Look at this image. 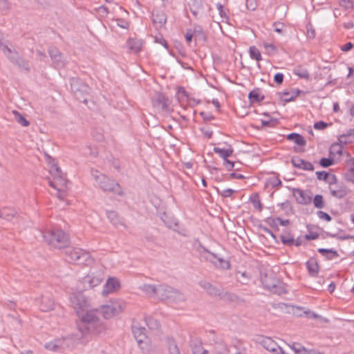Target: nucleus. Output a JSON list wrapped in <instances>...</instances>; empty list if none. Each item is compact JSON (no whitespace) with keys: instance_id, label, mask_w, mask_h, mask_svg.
<instances>
[{"instance_id":"b1692460","label":"nucleus","mask_w":354,"mask_h":354,"mask_svg":"<svg viewBox=\"0 0 354 354\" xmlns=\"http://www.w3.org/2000/svg\"><path fill=\"white\" fill-rule=\"evenodd\" d=\"M280 283H281L279 280H273L270 277H266L264 279L265 286L270 290L274 289Z\"/></svg>"},{"instance_id":"a18cd8bd","label":"nucleus","mask_w":354,"mask_h":354,"mask_svg":"<svg viewBox=\"0 0 354 354\" xmlns=\"http://www.w3.org/2000/svg\"><path fill=\"white\" fill-rule=\"evenodd\" d=\"M279 25V24L278 23H274V31L276 32H278V33H281L282 32V30H281V28H279L277 27V26Z\"/></svg>"},{"instance_id":"72a5a7b5","label":"nucleus","mask_w":354,"mask_h":354,"mask_svg":"<svg viewBox=\"0 0 354 354\" xmlns=\"http://www.w3.org/2000/svg\"><path fill=\"white\" fill-rule=\"evenodd\" d=\"M294 73L296 75H297L300 78H304V79L309 78V73L306 70H303L301 71H295Z\"/></svg>"},{"instance_id":"7ed1b4c3","label":"nucleus","mask_w":354,"mask_h":354,"mask_svg":"<svg viewBox=\"0 0 354 354\" xmlns=\"http://www.w3.org/2000/svg\"><path fill=\"white\" fill-rule=\"evenodd\" d=\"M44 238L48 245L54 248H64L69 244L67 234L61 230H52L46 233Z\"/></svg>"},{"instance_id":"a211bd4d","label":"nucleus","mask_w":354,"mask_h":354,"mask_svg":"<svg viewBox=\"0 0 354 354\" xmlns=\"http://www.w3.org/2000/svg\"><path fill=\"white\" fill-rule=\"evenodd\" d=\"M17 214L14 209L5 207L1 210V216L6 220H10Z\"/></svg>"},{"instance_id":"393cba45","label":"nucleus","mask_w":354,"mask_h":354,"mask_svg":"<svg viewBox=\"0 0 354 354\" xmlns=\"http://www.w3.org/2000/svg\"><path fill=\"white\" fill-rule=\"evenodd\" d=\"M250 55L252 59H256L257 61L261 60V55L259 50L255 46H250L249 49Z\"/></svg>"},{"instance_id":"9b49d317","label":"nucleus","mask_w":354,"mask_h":354,"mask_svg":"<svg viewBox=\"0 0 354 354\" xmlns=\"http://www.w3.org/2000/svg\"><path fill=\"white\" fill-rule=\"evenodd\" d=\"M292 163L295 167L302 169L304 170L313 171L314 169L313 165L310 162L297 157L292 158Z\"/></svg>"},{"instance_id":"f3484780","label":"nucleus","mask_w":354,"mask_h":354,"mask_svg":"<svg viewBox=\"0 0 354 354\" xmlns=\"http://www.w3.org/2000/svg\"><path fill=\"white\" fill-rule=\"evenodd\" d=\"M249 99L251 102H259L263 99V96L261 95L259 89H254L250 92Z\"/></svg>"},{"instance_id":"6e6d98bb","label":"nucleus","mask_w":354,"mask_h":354,"mask_svg":"<svg viewBox=\"0 0 354 354\" xmlns=\"http://www.w3.org/2000/svg\"><path fill=\"white\" fill-rule=\"evenodd\" d=\"M310 35H313V36L314 37V35H315V32H314V31H313L312 32H310Z\"/></svg>"},{"instance_id":"6e6552de","label":"nucleus","mask_w":354,"mask_h":354,"mask_svg":"<svg viewBox=\"0 0 354 354\" xmlns=\"http://www.w3.org/2000/svg\"><path fill=\"white\" fill-rule=\"evenodd\" d=\"M120 288V283L115 277H109L104 286L103 294L106 295L118 291Z\"/></svg>"},{"instance_id":"a19ab883","label":"nucleus","mask_w":354,"mask_h":354,"mask_svg":"<svg viewBox=\"0 0 354 354\" xmlns=\"http://www.w3.org/2000/svg\"><path fill=\"white\" fill-rule=\"evenodd\" d=\"M194 354H208L207 351L204 350L203 348L199 347L195 349L194 351Z\"/></svg>"},{"instance_id":"3c124183","label":"nucleus","mask_w":354,"mask_h":354,"mask_svg":"<svg viewBox=\"0 0 354 354\" xmlns=\"http://www.w3.org/2000/svg\"><path fill=\"white\" fill-rule=\"evenodd\" d=\"M236 354H245V353L243 351H239Z\"/></svg>"},{"instance_id":"412c9836","label":"nucleus","mask_w":354,"mask_h":354,"mask_svg":"<svg viewBox=\"0 0 354 354\" xmlns=\"http://www.w3.org/2000/svg\"><path fill=\"white\" fill-rule=\"evenodd\" d=\"M250 200L255 209H257L259 212L262 210V204L258 194H252L250 197Z\"/></svg>"},{"instance_id":"a878e982","label":"nucleus","mask_w":354,"mask_h":354,"mask_svg":"<svg viewBox=\"0 0 354 354\" xmlns=\"http://www.w3.org/2000/svg\"><path fill=\"white\" fill-rule=\"evenodd\" d=\"M13 113L16 115V120L18 123L21 124L24 127H28L29 125V122L26 119H25L21 114H19L17 111H13Z\"/></svg>"},{"instance_id":"864d4df0","label":"nucleus","mask_w":354,"mask_h":354,"mask_svg":"<svg viewBox=\"0 0 354 354\" xmlns=\"http://www.w3.org/2000/svg\"><path fill=\"white\" fill-rule=\"evenodd\" d=\"M349 73H350V74L353 73V69L351 68H349Z\"/></svg>"},{"instance_id":"2f4dec72","label":"nucleus","mask_w":354,"mask_h":354,"mask_svg":"<svg viewBox=\"0 0 354 354\" xmlns=\"http://www.w3.org/2000/svg\"><path fill=\"white\" fill-rule=\"evenodd\" d=\"M339 5L344 9H350L353 7V3L351 0H339Z\"/></svg>"},{"instance_id":"5fc2aeb1","label":"nucleus","mask_w":354,"mask_h":354,"mask_svg":"<svg viewBox=\"0 0 354 354\" xmlns=\"http://www.w3.org/2000/svg\"><path fill=\"white\" fill-rule=\"evenodd\" d=\"M310 35H313V36L314 37V35H315V32H314V31H313L312 32H310Z\"/></svg>"},{"instance_id":"4d7b16f0","label":"nucleus","mask_w":354,"mask_h":354,"mask_svg":"<svg viewBox=\"0 0 354 354\" xmlns=\"http://www.w3.org/2000/svg\"><path fill=\"white\" fill-rule=\"evenodd\" d=\"M352 292L354 293V286L352 288Z\"/></svg>"},{"instance_id":"0eeeda50","label":"nucleus","mask_w":354,"mask_h":354,"mask_svg":"<svg viewBox=\"0 0 354 354\" xmlns=\"http://www.w3.org/2000/svg\"><path fill=\"white\" fill-rule=\"evenodd\" d=\"M66 254L67 260L71 263H76L87 257V254L79 248H70L67 250Z\"/></svg>"},{"instance_id":"49530a36","label":"nucleus","mask_w":354,"mask_h":354,"mask_svg":"<svg viewBox=\"0 0 354 354\" xmlns=\"http://www.w3.org/2000/svg\"><path fill=\"white\" fill-rule=\"evenodd\" d=\"M7 6L6 0H0V9H4Z\"/></svg>"},{"instance_id":"ea45409f","label":"nucleus","mask_w":354,"mask_h":354,"mask_svg":"<svg viewBox=\"0 0 354 354\" xmlns=\"http://www.w3.org/2000/svg\"><path fill=\"white\" fill-rule=\"evenodd\" d=\"M194 38L191 30H187L185 35V39L187 43H190Z\"/></svg>"},{"instance_id":"f704fd0d","label":"nucleus","mask_w":354,"mask_h":354,"mask_svg":"<svg viewBox=\"0 0 354 354\" xmlns=\"http://www.w3.org/2000/svg\"><path fill=\"white\" fill-rule=\"evenodd\" d=\"M318 216L319 217V218L324 219L328 222L331 221L330 216L329 214H328L327 213L322 212V211H319L318 212Z\"/></svg>"},{"instance_id":"aec40b11","label":"nucleus","mask_w":354,"mask_h":354,"mask_svg":"<svg viewBox=\"0 0 354 354\" xmlns=\"http://www.w3.org/2000/svg\"><path fill=\"white\" fill-rule=\"evenodd\" d=\"M214 151L216 153L218 154L223 159L227 158L233 153V150H232V148L221 149L219 147H214Z\"/></svg>"},{"instance_id":"5701e85b","label":"nucleus","mask_w":354,"mask_h":354,"mask_svg":"<svg viewBox=\"0 0 354 354\" xmlns=\"http://www.w3.org/2000/svg\"><path fill=\"white\" fill-rule=\"evenodd\" d=\"M318 251L323 255L326 256V257L329 259H333L335 258L338 257V256H339L336 251L332 250H326V249L320 248V249H319Z\"/></svg>"},{"instance_id":"c756f323","label":"nucleus","mask_w":354,"mask_h":354,"mask_svg":"<svg viewBox=\"0 0 354 354\" xmlns=\"http://www.w3.org/2000/svg\"><path fill=\"white\" fill-rule=\"evenodd\" d=\"M290 348L295 351V354H304L306 352L304 347L297 344H293Z\"/></svg>"},{"instance_id":"f8f14e48","label":"nucleus","mask_w":354,"mask_h":354,"mask_svg":"<svg viewBox=\"0 0 354 354\" xmlns=\"http://www.w3.org/2000/svg\"><path fill=\"white\" fill-rule=\"evenodd\" d=\"M306 267L311 276H317L319 271V266L316 259L310 258L306 262Z\"/></svg>"},{"instance_id":"603ef678","label":"nucleus","mask_w":354,"mask_h":354,"mask_svg":"<svg viewBox=\"0 0 354 354\" xmlns=\"http://www.w3.org/2000/svg\"><path fill=\"white\" fill-rule=\"evenodd\" d=\"M203 184L204 186H206V183H205V180H203Z\"/></svg>"},{"instance_id":"cd10ccee","label":"nucleus","mask_w":354,"mask_h":354,"mask_svg":"<svg viewBox=\"0 0 354 354\" xmlns=\"http://www.w3.org/2000/svg\"><path fill=\"white\" fill-rule=\"evenodd\" d=\"M314 205L317 208H322L324 206V199L322 195H316L313 201Z\"/></svg>"},{"instance_id":"c03bdc74","label":"nucleus","mask_w":354,"mask_h":354,"mask_svg":"<svg viewBox=\"0 0 354 354\" xmlns=\"http://www.w3.org/2000/svg\"><path fill=\"white\" fill-rule=\"evenodd\" d=\"M156 41L158 42H159L160 44H162L165 48H168L167 41L164 39L161 38L159 40H156Z\"/></svg>"},{"instance_id":"7c9ffc66","label":"nucleus","mask_w":354,"mask_h":354,"mask_svg":"<svg viewBox=\"0 0 354 354\" xmlns=\"http://www.w3.org/2000/svg\"><path fill=\"white\" fill-rule=\"evenodd\" d=\"M329 126H330L329 124H328L325 122H323V121H319L314 124V128L317 130H323V129H326Z\"/></svg>"},{"instance_id":"4be33fe9","label":"nucleus","mask_w":354,"mask_h":354,"mask_svg":"<svg viewBox=\"0 0 354 354\" xmlns=\"http://www.w3.org/2000/svg\"><path fill=\"white\" fill-rule=\"evenodd\" d=\"M128 47L134 52H138L141 48L140 41L134 39H130L127 41Z\"/></svg>"},{"instance_id":"8fccbe9b","label":"nucleus","mask_w":354,"mask_h":354,"mask_svg":"<svg viewBox=\"0 0 354 354\" xmlns=\"http://www.w3.org/2000/svg\"><path fill=\"white\" fill-rule=\"evenodd\" d=\"M351 218L352 222L354 223V214H352L351 216Z\"/></svg>"},{"instance_id":"f257e3e1","label":"nucleus","mask_w":354,"mask_h":354,"mask_svg":"<svg viewBox=\"0 0 354 354\" xmlns=\"http://www.w3.org/2000/svg\"><path fill=\"white\" fill-rule=\"evenodd\" d=\"M70 301L77 318V330L85 338H93L106 331V325L101 320L100 316L104 319H109L123 310V306L119 301L95 308L81 293L71 294Z\"/></svg>"},{"instance_id":"6ab92c4d","label":"nucleus","mask_w":354,"mask_h":354,"mask_svg":"<svg viewBox=\"0 0 354 354\" xmlns=\"http://www.w3.org/2000/svg\"><path fill=\"white\" fill-rule=\"evenodd\" d=\"M294 196H295L297 201L301 204H306L310 201V198L301 190H297L295 192Z\"/></svg>"},{"instance_id":"4c0bfd02","label":"nucleus","mask_w":354,"mask_h":354,"mask_svg":"<svg viewBox=\"0 0 354 354\" xmlns=\"http://www.w3.org/2000/svg\"><path fill=\"white\" fill-rule=\"evenodd\" d=\"M353 48V44L351 42H348L341 46V50L344 52H348Z\"/></svg>"},{"instance_id":"13d9d810","label":"nucleus","mask_w":354,"mask_h":354,"mask_svg":"<svg viewBox=\"0 0 354 354\" xmlns=\"http://www.w3.org/2000/svg\"><path fill=\"white\" fill-rule=\"evenodd\" d=\"M336 109H337V106L335 105V106H334V109H335V110H336Z\"/></svg>"},{"instance_id":"473e14b6","label":"nucleus","mask_w":354,"mask_h":354,"mask_svg":"<svg viewBox=\"0 0 354 354\" xmlns=\"http://www.w3.org/2000/svg\"><path fill=\"white\" fill-rule=\"evenodd\" d=\"M320 165L323 167H327L333 165V161L330 158H324L320 160Z\"/></svg>"},{"instance_id":"c9c22d12","label":"nucleus","mask_w":354,"mask_h":354,"mask_svg":"<svg viewBox=\"0 0 354 354\" xmlns=\"http://www.w3.org/2000/svg\"><path fill=\"white\" fill-rule=\"evenodd\" d=\"M274 80L277 84H281L283 81V75L281 73H277L274 77Z\"/></svg>"},{"instance_id":"20e7f679","label":"nucleus","mask_w":354,"mask_h":354,"mask_svg":"<svg viewBox=\"0 0 354 354\" xmlns=\"http://www.w3.org/2000/svg\"><path fill=\"white\" fill-rule=\"evenodd\" d=\"M104 278V273L102 271H91L85 276L82 281H80L76 286V289L80 291L85 290L89 288L98 286Z\"/></svg>"},{"instance_id":"79ce46f5","label":"nucleus","mask_w":354,"mask_h":354,"mask_svg":"<svg viewBox=\"0 0 354 354\" xmlns=\"http://www.w3.org/2000/svg\"><path fill=\"white\" fill-rule=\"evenodd\" d=\"M234 192V191L231 189H225L222 192V196H223L224 197H228L230 196L232 193Z\"/></svg>"},{"instance_id":"09e8293b","label":"nucleus","mask_w":354,"mask_h":354,"mask_svg":"<svg viewBox=\"0 0 354 354\" xmlns=\"http://www.w3.org/2000/svg\"><path fill=\"white\" fill-rule=\"evenodd\" d=\"M212 103H213V104H214V105L217 109H218V108H219L220 105H219V103H218V102L217 100H213V101H212Z\"/></svg>"},{"instance_id":"f03ea898","label":"nucleus","mask_w":354,"mask_h":354,"mask_svg":"<svg viewBox=\"0 0 354 354\" xmlns=\"http://www.w3.org/2000/svg\"><path fill=\"white\" fill-rule=\"evenodd\" d=\"M50 173L53 176V179L49 182L50 185L57 191V196L63 199L66 196L68 182L56 165L50 168Z\"/></svg>"},{"instance_id":"bb28decb","label":"nucleus","mask_w":354,"mask_h":354,"mask_svg":"<svg viewBox=\"0 0 354 354\" xmlns=\"http://www.w3.org/2000/svg\"><path fill=\"white\" fill-rule=\"evenodd\" d=\"M215 354H229V351L226 346L218 344L214 348Z\"/></svg>"},{"instance_id":"1a4fd4ad","label":"nucleus","mask_w":354,"mask_h":354,"mask_svg":"<svg viewBox=\"0 0 354 354\" xmlns=\"http://www.w3.org/2000/svg\"><path fill=\"white\" fill-rule=\"evenodd\" d=\"M263 344L268 351L273 352L274 354H287L281 347L278 346L271 338H265L263 340Z\"/></svg>"},{"instance_id":"dca6fc26","label":"nucleus","mask_w":354,"mask_h":354,"mask_svg":"<svg viewBox=\"0 0 354 354\" xmlns=\"http://www.w3.org/2000/svg\"><path fill=\"white\" fill-rule=\"evenodd\" d=\"M287 138L289 140L293 141L299 146H304L306 145V140L304 137L298 133H290L288 135Z\"/></svg>"},{"instance_id":"2eb2a0df","label":"nucleus","mask_w":354,"mask_h":354,"mask_svg":"<svg viewBox=\"0 0 354 354\" xmlns=\"http://www.w3.org/2000/svg\"><path fill=\"white\" fill-rule=\"evenodd\" d=\"M266 222L269 226L274 228H277L279 225L285 226L289 223L288 220L282 221L279 218L273 217L267 218Z\"/></svg>"},{"instance_id":"de8ad7c7","label":"nucleus","mask_w":354,"mask_h":354,"mask_svg":"<svg viewBox=\"0 0 354 354\" xmlns=\"http://www.w3.org/2000/svg\"><path fill=\"white\" fill-rule=\"evenodd\" d=\"M281 241L283 243H290L293 241V239H286L283 236H281Z\"/></svg>"},{"instance_id":"37998d69","label":"nucleus","mask_w":354,"mask_h":354,"mask_svg":"<svg viewBox=\"0 0 354 354\" xmlns=\"http://www.w3.org/2000/svg\"><path fill=\"white\" fill-rule=\"evenodd\" d=\"M330 192H331V194L333 196H335V197H342L343 194L342 193H339V192L338 191H335V190H333V189H330Z\"/></svg>"},{"instance_id":"58836bf2","label":"nucleus","mask_w":354,"mask_h":354,"mask_svg":"<svg viewBox=\"0 0 354 354\" xmlns=\"http://www.w3.org/2000/svg\"><path fill=\"white\" fill-rule=\"evenodd\" d=\"M224 165L228 169H231L234 167V162H232L226 158V159H224Z\"/></svg>"},{"instance_id":"e433bc0d","label":"nucleus","mask_w":354,"mask_h":354,"mask_svg":"<svg viewBox=\"0 0 354 354\" xmlns=\"http://www.w3.org/2000/svg\"><path fill=\"white\" fill-rule=\"evenodd\" d=\"M316 175L319 180H326L328 176L326 171H317Z\"/></svg>"},{"instance_id":"423d86ee","label":"nucleus","mask_w":354,"mask_h":354,"mask_svg":"<svg viewBox=\"0 0 354 354\" xmlns=\"http://www.w3.org/2000/svg\"><path fill=\"white\" fill-rule=\"evenodd\" d=\"M100 187L105 191L114 192L120 194V186L115 180L102 176L100 181Z\"/></svg>"},{"instance_id":"9d476101","label":"nucleus","mask_w":354,"mask_h":354,"mask_svg":"<svg viewBox=\"0 0 354 354\" xmlns=\"http://www.w3.org/2000/svg\"><path fill=\"white\" fill-rule=\"evenodd\" d=\"M152 17L153 22L157 28L163 27L166 24V15L162 11L153 10Z\"/></svg>"},{"instance_id":"c85d7f7f","label":"nucleus","mask_w":354,"mask_h":354,"mask_svg":"<svg viewBox=\"0 0 354 354\" xmlns=\"http://www.w3.org/2000/svg\"><path fill=\"white\" fill-rule=\"evenodd\" d=\"M263 46L268 54H272L277 52V47L272 44L264 42Z\"/></svg>"},{"instance_id":"39448f33","label":"nucleus","mask_w":354,"mask_h":354,"mask_svg":"<svg viewBox=\"0 0 354 354\" xmlns=\"http://www.w3.org/2000/svg\"><path fill=\"white\" fill-rule=\"evenodd\" d=\"M300 93L301 91L298 88H291L278 93L277 96L281 102H290L294 101Z\"/></svg>"},{"instance_id":"ddd939ff","label":"nucleus","mask_w":354,"mask_h":354,"mask_svg":"<svg viewBox=\"0 0 354 354\" xmlns=\"http://www.w3.org/2000/svg\"><path fill=\"white\" fill-rule=\"evenodd\" d=\"M191 32L196 42L205 41L206 40L205 34L200 26H195Z\"/></svg>"},{"instance_id":"4468645a","label":"nucleus","mask_w":354,"mask_h":354,"mask_svg":"<svg viewBox=\"0 0 354 354\" xmlns=\"http://www.w3.org/2000/svg\"><path fill=\"white\" fill-rule=\"evenodd\" d=\"M133 333L138 343L140 346L142 344L149 343V340L145 335V330L144 328H136L134 330Z\"/></svg>"}]
</instances>
